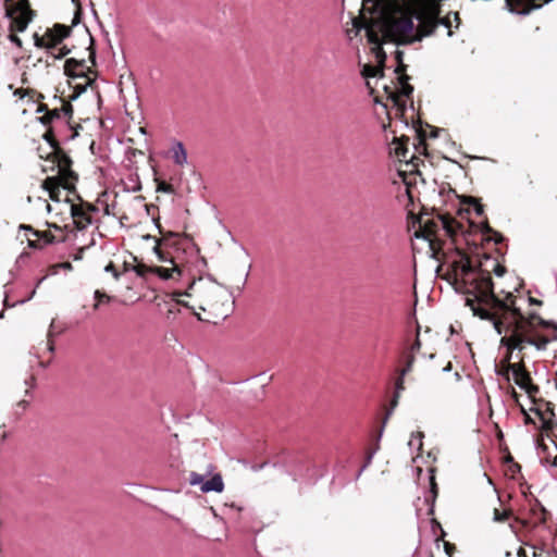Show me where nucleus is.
<instances>
[{
	"mask_svg": "<svg viewBox=\"0 0 557 557\" xmlns=\"http://www.w3.org/2000/svg\"><path fill=\"white\" fill-rule=\"evenodd\" d=\"M454 286L456 292L467 294L466 305L474 315L491 320L494 329L503 335L500 344L508 349L507 360L513 350H523L532 345L544 350L550 341H557V323L546 321L532 313L525 318L511 293L500 299L493 290L492 277L488 273L472 267L462 258L455 265Z\"/></svg>",
	"mask_w": 557,
	"mask_h": 557,
	"instance_id": "1",
	"label": "nucleus"
},
{
	"mask_svg": "<svg viewBox=\"0 0 557 557\" xmlns=\"http://www.w3.org/2000/svg\"><path fill=\"white\" fill-rule=\"evenodd\" d=\"M44 138L54 149L53 162H55L58 175L47 177L42 183V187L49 193V196L52 200H58L60 187H63L64 189L71 188L73 181L76 180V175L71 170L72 160L66 153L57 147V143L53 140L52 134L46 133Z\"/></svg>",
	"mask_w": 557,
	"mask_h": 557,
	"instance_id": "2",
	"label": "nucleus"
},
{
	"mask_svg": "<svg viewBox=\"0 0 557 557\" xmlns=\"http://www.w3.org/2000/svg\"><path fill=\"white\" fill-rule=\"evenodd\" d=\"M166 245L164 240H157L153 251L161 262H170L171 268L157 267V265H140L137 270L138 275L154 274L163 281L176 280L182 275V269L176 258L170 256L169 252L163 251L161 246Z\"/></svg>",
	"mask_w": 557,
	"mask_h": 557,
	"instance_id": "3",
	"label": "nucleus"
},
{
	"mask_svg": "<svg viewBox=\"0 0 557 557\" xmlns=\"http://www.w3.org/2000/svg\"><path fill=\"white\" fill-rule=\"evenodd\" d=\"M460 225L458 222L448 216L438 214L435 219H428L420 222V231L416 236L430 242L431 246L438 238V232L443 231L445 235L453 237L456 235Z\"/></svg>",
	"mask_w": 557,
	"mask_h": 557,
	"instance_id": "4",
	"label": "nucleus"
},
{
	"mask_svg": "<svg viewBox=\"0 0 557 557\" xmlns=\"http://www.w3.org/2000/svg\"><path fill=\"white\" fill-rule=\"evenodd\" d=\"M5 14L12 30L24 32L32 20V11L26 0H7Z\"/></svg>",
	"mask_w": 557,
	"mask_h": 557,
	"instance_id": "5",
	"label": "nucleus"
},
{
	"mask_svg": "<svg viewBox=\"0 0 557 557\" xmlns=\"http://www.w3.org/2000/svg\"><path fill=\"white\" fill-rule=\"evenodd\" d=\"M450 15L444 18L438 17L437 13L432 10H421L416 14V18L419 21V32L421 33L418 39L424 36H429L434 33L438 25H444L448 29L451 27ZM451 30H448V36H451Z\"/></svg>",
	"mask_w": 557,
	"mask_h": 557,
	"instance_id": "6",
	"label": "nucleus"
},
{
	"mask_svg": "<svg viewBox=\"0 0 557 557\" xmlns=\"http://www.w3.org/2000/svg\"><path fill=\"white\" fill-rule=\"evenodd\" d=\"M507 366L505 367V373L511 372L515 383L528 394L532 395L537 392V387L532 384V380L528 371L521 363H510L506 359Z\"/></svg>",
	"mask_w": 557,
	"mask_h": 557,
	"instance_id": "7",
	"label": "nucleus"
},
{
	"mask_svg": "<svg viewBox=\"0 0 557 557\" xmlns=\"http://www.w3.org/2000/svg\"><path fill=\"white\" fill-rule=\"evenodd\" d=\"M385 26L387 35L395 40L408 37L413 30V22L410 16L392 17Z\"/></svg>",
	"mask_w": 557,
	"mask_h": 557,
	"instance_id": "8",
	"label": "nucleus"
},
{
	"mask_svg": "<svg viewBox=\"0 0 557 557\" xmlns=\"http://www.w3.org/2000/svg\"><path fill=\"white\" fill-rule=\"evenodd\" d=\"M188 481L193 486L199 485L202 493H221L224 490V482L220 473H215L209 480H205L203 474L190 472Z\"/></svg>",
	"mask_w": 557,
	"mask_h": 557,
	"instance_id": "9",
	"label": "nucleus"
},
{
	"mask_svg": "<svg viewBox=\"0 0 557 557\" xmlns=\"http://www.w3.org/2000/svg\"><path fill=\"white\" fill-rule=\"evenodd\" d=\"M71 215L78 230H84L91 223V218L83 206L71 205Z\"/></svg>",
	"mask_w": 557,
	"mask_h": 557,
	"instance_id": "10",
	"label": "nucleus"
},
{
	"mask_svg": "<svg viewBox=\"0 0 557 557\" xmlns=\"http://www.w3.org/2000/svg\"><path fill=\"white\" fill-rule=\"evenodd\" d=\"M173 162L178 166H184L188 162L187 151L182 141L174 140L171 145Z\"/></svg>",
	"mask_w": 557,
	"mask_h": 557,
	"instance_id": "11",
	"label": "nucleus"
},
{
	"mask_svg": "<svg viewBox=\"0 0 557 557\" xmlns=\"http://www.w3.org/2000/svg\"><path fill=\"white\" fill-rule=\"evenodd\" d=\"M22 228L27 232H30L34 236L38 237L39 243L42 242V244H36L35 240H32L30 238H28V244L33 248H40L44 245H48V244H51L54 242V237L48 233H39L37 231H34L30 226H25V225H23Z\"/></svg>",
	"mask_w": 557,
	"mask_h": 557,
	"instance_id": "12",
	"label": "nucleus"
},
{
	"mask_svg": "<svg viewBox=\"0 0 557 557\" xmlns=\"http://www.w3.org/2000/svg\"><path fill=\"white\" fill-rule=\"evenodd\" d=\"M45 278H46V276H44V277H41V278H39V280L37 281L35 288L30 292V294H29L26 298L21 299V300H17V301H14V302H12V304L9 301L8 292H5V296H4V299H3V306H4L5 308H11V307H14V306H16V305H23V304H25V302L29 301V300L35 296V294H36V289H37V288L39 287V285L45 281Z\"/></svg>",
	"mask_w": 557,
	"mask_h": 557,
	"instance_id": "13",
	"label": "nucleus"
},
{
	"mask_svg": "<svg viewBox=\"0 0 557 557\" xmlns=\"http://www.w3.org/2000/svg\"><path fill=\"white\" fill-rule=\"evenodd\" d=\"M404 377L405 376H401V372H400L399 373V377L396 381L395 395H394V398L392 400V408L386 412V417H385V420H384L383 424L386 423V420L392 414L394 408L397 406L399 394L405 389V387H404Z\"/></svg>",
	"mask_w": 557,
	"mask_h": 557,
	"instance_id": "14",
	"label": "nucleus"
},
{
	"mask_svg": "<svg viewBox=\"0 0 557 557\" xmlns=\"http://www.w3.org/2000/svg\"><path fill=\"white\" fill-rule=\"evenodd\" d=\"M367 37H368V40L371 44L376 45V50H377L376 55H377V58L381 57V54H382V58L384 59L385 54H384V52L382 51V48H381L380 36L372 28H367Z\"/></svg>",
	"mask_w": 557,
	"mask_h": 557,
	"instance_id": "15",
	"label": "nucleus"
},
{
	"mask_svg": "<svg viewBox=\"0 0 557 557\" xmlns=\"http://www.w3.org/2000/svg\"><path fill=\"white\" fill-rule=\"evenodd\" d=\"M429 479H430V491H429V495L425 496V500L426 502L431 500V503L433 504L437 496V486H436L435 478L433 474H431Z\"/></svg>",
	"mask_w": 557,
	"mask_h": 557,
	"instance_id": "16",
	"label": "nucleus"
},
{
	"mask_svg": "<svg viewBox=\"0 0 557 557\" xmlns=\"http://www.w3.org/2000/svg\"><path fill=\"white\" fill-rule=\"evenodd\" d=\"M413 363H414V355L407 352L405 355V367L400 370L401 376H405L407 373H409L411 371Z\"/></svg>",
	"mask_w": 557,
	"mask_h": 557,
	"instance_id": "17",
	"label": "nucleus"
},
{
	"mask_svg": "<svg viewBox=\"0 0 557 557\" xmlns=\"http://www.w3.org/2000/svg\"><path fill=\"white\" fill-rule=\"evenodd\" d=\"M379 74L382 75V69L372 66V65H364L362 69V75L364 77H375Z\"/></svg>",
	"mask_w": 557,
	"mask_h": 557,
	"instance_id": "18",
	"label": "nucleus"
},
{
	"mask_svg": "<svg viewBox=\"0 0 557 557\" xmlns=\"http://www.w3.org/2000/svg\"><path fill=\"white\" fill-rule=\"evenodd\" d=\"M422 437H423V435L420 432L417 433V435L412 434L408 445L411 448L416 447L418 450L421 449V447H422Z\"/></svg>",
	"mask_w": 557,
	"mask_h": 557,
	"instance_id": "19",
	"label": "nucleus"
},
{
	"mask_svg": "<svg viewBox=\"0 0 557 557\" xmlns=\"http://www.w3.org/2000/svg\"><path fill=\"white\" fill-rule=\"evenodd\" d=\"M407 76L400 78L401 94L405 97H410V95L413 92V87L407 83Z\"/></svg>",
	"mask_w": 557,
	"mask_h": 557,
	"instance_id": "20",
	"label": "nucleus"
},
{
	"mask_svg": "<svg viewBox=\"0 0 557 557\" xmlns=\"http://www.w3.org/2000/svg\"><path fill=\"white\" fill-rule=\"evenodd\" d=\"M157 191L158 193H163V194H170V195L175 193V190H174L172 185H170V184H168L165 182H162V181L158 182Z\"/></svg>",
	"mask_w": 557,
	"mask_h": 557,
	"instance_id": "21",
	"label": "nucleus"
},
{
	"mask_svg": "<svg viewBox=\"0 0 557 557\" xmlns=\"http://www.w3.org/2000/svg\"><path fill=\"white\" fill-rule=\"evenodd\" d=\"M128 181L131 182V186L128 187L129 190L132 191H139L141 189V184H140V181H139V177L138 175L134 174V175H129L128 177Z\"/></svg>",
	"mask_w": 557,
	"mask_h": 557,
	"instance_id": "22",
	"label": "nucleus"
},
{
	"mask_svg": "<svg viewBox=\"0 0 557 557\" xmlns=\"http://www.w3.org/2000/svg\"><path fill=\"white\" fill-rule=\"evenodd\" d=\"M194 285H195V281H193V282L189 284L188 289H187L186 292H175V293H173V294H172V298H173V300H175L177 304H182V305H184V306L188 307V305H187L186 302L181 301V300L178 299V297H181V296H190V294H189V292H188V290H189Z\"/></svg>",
	"mask_w": 557,
	"mask_h": 557,
	"instance_id": "23",
	"label": "nucleus"
},
{
	"mask_svg": "<svg viewBox=\"0 0 557 557\" xmlns=\"http://www.w3.org/2000/svg\"><path fill=\"white\" fill-rule=\"evenodd\" d=\"M60 117H61V114L54 110V111L49 112L46 115H44L40 120L42 123L46 124V123L52 122L54 119H60Z\"/></svg>",
	"mask_w": 557,
	"mask_h": 557,
	"instance_id": "24",
	"label": "nucleus"
},
{
	"mask_svg": "<svg viewBox=\"0 0 557 557\" xmlns=\"http://www.w3.org/2000/svg\"><path fill=\"white\" fill-rule=\"evenodd\" d=\"M508 518V512L507 511H503L500 512L498 509H495L494 510V521L496 522H503L505 520H507Z\"/></svg>",
	"mask_w": 557,
	"mask_h": 557,
	"instance_id": "25",
	"label": "nucleus"
},
{
	"mask_svg": "<svg viewBox=\"0 0 557 557\" xmlns=\"http://www.w3.org/2000/svg\"><path fill=\"white\" fill-rule=\"evenodd\" d=\"M104 271L108 272V273H111L115 280H119L120 273L117 272V270L115 269V267H114V264L112 262H110L104 268Z\"/></svg>",
	"mask_w": 557,
	"mask_h": 557,
	"instance_id": "26",
	"label": "nucleus"
},
{
	"mask_svg": "<svg viewBox=\"0 0 557 557\" xmlns=\"http://www.w3.org/2000/svg\"><path fill=\"white\" fill-rule=\"evenodd\" d=\"M470 203L476 215H481L483 213V206L479 203L475 199H471Z\"/></svg>",
	"mask_w": 557,
	"mask_h": 557,
	"instance_id": "27",
	"label": "nucleus"
},
{
	"mask_svg": "<svg viewBox=\"0 0 557 557\" xmlns=\"http://www.w3.org/2000/svg\"><path fill=\"white\" fill-rule=\"evenodd\" d=\"M375 454V450L371 451L368 457H367V460L364 462V465L361 467V469L359 470L358 474H357V478H359L361 475V473L366 470V468L371 463L372 461V458H373V455Z\"/></svg>",
	"mask_w": 557,
	"mask_h": 557,
	"instance_id": "28",
	"label": "nucleus"
},
{
	"mask_svg": "<svg viewBox=\"0 0 557 557\" xmlns=\"http://www.w3.org/2000/svg\"><path fill=\"white\" fill-rule=\"evenodd\" d=\"M421 348V343H420V339L419 337H417L414 339V342L412 343V345L410 346V351L408 354H412L414 355L416 352H418Z\"/></svg>",
	"mask_w": 557,
	"mask_h": 557,
	"instance_id": "29",
	"label": "nucleus"
},
{
	"mask_svg": "<svg viewBox=\"0 0 557 557\" xmlns=\"http://www.w3.org/2000/svg\"><path fill=\"white\" fill-rule=\"evenodd\" d=\"M95 298L98 301H109L110 300V297L108 295H106L104 293H101L100 290L95 292Z\"/></svg>",
	"mask_w": 557,
	"mask_h": 557,
	"instance_id": "30",
	"label": "nucleus"
},
{
	"mask_svg": "<svg viewBox=\"0 0 557 557\" xmlns=\"http://www.w3.org/2000/svg\"><path fill=\"white\" fill-rule=\"evenodd\" d=\"M484 232H485V233H494V234H495V236H496V238H495V242H496V243H498L499 240H502V235H500V234H498V233H496V232H494V231H493L488 225H485V227H484Z\"/></svg>",
	"mask_w": 557,
	"mask_h": 557,
	"instance_id": "31",
	"label": "nucleus"
},
{
	"mask_svg": "<svg viewBox=\"0 0 557 557\" xmlns=\"http://www.w3.org/2000/svg\"><path fill=\"white\" fill-rule=\"evenodd\" d=\"M10 40L15 44L17 47H22V40L14 34L9 36Z\"/></svg>",
	"mask_w": 557,
	"mask_h": 557,
	"instance_id": "32",
	"label": "nucleus"
},
{
	"mask_svg": "<svg viewBox=\"0 0 557 557\" xmlns=\"http://www.w3.org/2000/svg\"><path fill=\"white\" fill-rule=\"evenodd\" d=\"M494 272L497 276H502L504 273H505V268H503L502 265L499 264H496L494 267Z\"/></svg>",
	"mask_w": 557,
	"mask_h": 557,
	"instance_id": "33",
	"label": "nucleus"
},
{
	"mask_svg": "<svg viewBox=\"0 0 557 557\" xmlns=\"http://www.w3.org/2000/svg\"><path fill=\"white\" fill-rule=\"evenodd\" d=\"M85 248H79L78 252L74 256V260H81L83 258Z\"/></svg>",
	"mask_w": 557,
	"mask_h": 557,
	"instance_id": "34",
	"label": "nucleus"
},
{
	"mask_svg": "<svg viewBox=\"0 0 557 557\" xmlns=\"http://www.w3.org/2000/svg\"><path fill=\"white\" fill-rule=\"evenodd\" d=\"M453 16H454V20L458 22V24H456V27H459V15L457 12L453 13Z\"/></svg>",
	"mask_w": 557,
	"mask_h": 557,
	"instance_id": "35",
	"label": "nucleus"
},
{
	"mask_svg": "<svg viewBox=\"0 0 557 557\" xmlns=\"http://www.w3.org/2000/svg\"><path fill=\"white\" fill-rule=\"evenodd\" d=\"M14 95H15V96H18V97H21V98L24 96V94H23V90H22V89H16V90L14 91Z\"/></svg>",
	"mask_w": 557,
	"mask_h": 557,
	"instance_id": "36",
	"label": "nucleus"
},
{
	"mask_svg": "<svg viewBox=\"0 0 557 557\" xmlns=\"http://www.w3.org/2000/svg\"><path fill=\"white\" fill-rule=\"evenodd\" d=\"M451 370V363L449 362L446 367L443 368L444 372H449Z\"/></svg>",
	"mask_w": 557,
	"mask_h": 557,
	"instance_id": "37",
	"label": "nucleus"
},
{
	"mask_svg": "<svg viewBox=\"0 0 557 557\" xmlns=\"http://www.w3.org/2000/svg\"><path fill=\"white\" fill-rule=\"evenodd\" d=\"M518 556H520V557H528L525 552L523 549H521V548L518 550Z\"/></svg>",
	"mask_w": 557,
	"mask_h": 557,
	"instance_id": "38",
	"label": "nucleus"
},
{
	"mask_svg": "<svg viewBox=\"0 0 557 557\" xmlns=\"http://www.w3.org/2000/svg\"><path fill=\"white\" fill-rule=\"evenodd\" d=\"M60 267H62L64 269H71L72 268L71 263H69V262L62 263V264H60Z\"/></svg>",
	"mask_w": 557,
	"mask_h": 557,
	"instance_id": "39",
	"label": "nucleus"
},
{
	"mask_svg": "<svg viewBox=\"0 0 557 557\" xmlns=\"http://www.w3.org/2000/svg\"><path fill=\"white\" fill-rule=\"evenodd\" d=\"M77 8H79L78 0H71Z\"/></svg>",
	"mask_w": 557,
	"mask_h": 557,
	"instance_id": "40",
	"label": "nucleus"
},
{
	"mask_svg": "<svg viewBox=\"0 0 557 557\" xmlns=\"http://www.w3.org/2000/svg\"><path fill=\"white\" fill-rule=\"evenodd\" d=\"M530 301H531L532 304H540V301H536V300H534L533 298H530Z\"/></svg>",
	"mask_w": 557,
	"mask_h": 557,
	"instance_id": "41",
	"label": "nucleus"
},
{
	"mask_svg": "<svg viewBox=\"0 0 557 557\" xmlns=\"http://www.w3.org/2000/svg\"><path fill=\"white\" fill-rule=\"evenodd\" d=\"M231 507H232V508H235V505H234V504H231ZM236 510H240V508H239V507H236Z\"/></svg>",
	"mask_w": 557,
	"mask_h": 557,
	"instance_id": "42",
	"label": "nucleus"
},
{
	"mask_svg": "<svg viewBox=\"0 0 557 557\" xmlns=\"http://www.w3.org/2000/svg\"><path fill=\"white\" fill-rule=\"evenodd\" d=\"M553 465H554V467H557V457L555 458V460H554V463H553Z\"/></svg>",
	"mask_w": 557,
	"mask_h": 557,
	"instance_id": "43",
	"label": "nucleus"
},
{
	"mask_svg": "<svg viewBox=\"0 0 557 557\" xmlns=\"http://www.w3.org/2000/svg\"><path fill=\"white\" fill-rule=\"evenodd\" d=\"M3 314H4L3 311H1L0 312V319L3 318Z\"/></svg>",
	"mask_w": 557,
	"mask_h": 557,
	"instance_id": "44",
	"label": "nucleus"
}]
</instances>
